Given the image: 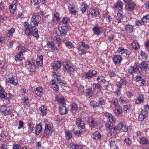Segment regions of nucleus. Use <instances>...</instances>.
Returning a JSON list of instances; mask_svg holds the SVG:
<instances>
[{"instance_id": "obj_1", "label": "nucleus", "mask_w": 149, "mask_h": 149, "mask_svg": "<svg viewBox=\"0 0 149 149\" xmlns=\"http://www.w3.org/2000/svg\"><path fill=\"white\" fill-rule=\"evenodd\" d=\"M97 74V72L94 70H90L86 72L85 74L82 76V78L88 80L92 78L95 77Z\"/></svg>"}, {"instance_id": "obj_2", "label": "nucleus", "mask_w": 149, "mask_h": 149, "mask_svg": "<svg viewBox=\"0 0 149 149\" xmlns=\"http://www.w3.org/2000/svg\"><path fill=\"white\" fill-rule=\"evenodd\" d=\"M40 18L38 15H33L31 19L30 24L32 27H35L38 25L40 19Z\"/></svg>"}, {"instance_id": "obj_3", "label": "nucleus", "mask_w": 149, "mask_h": 149, "mask_svg": "<svg viewBox=\"0 0 149 149\" xmlns=\"http://www.w3.org/2000/svg\"><path fill=\"white\" fill-rule=\"evenodd\" d=\"M25 34L28 36H32L35 37H39L38 30L35 27H32L30 30L26 31Z\"/></svg>"}, {"instance_id": "obj_4", "label": "nucleus", "mask_w": 149, "mask_h": 149, "mask_svg": "<svg viewBox=\"0 0 149 149\" xmlns=\"http://www.w3.org/2000/svg\"><path fill=\"white\" fill-rule=\"evenodd\" d=\"M136 4L135 3L132 2H131L128 3L127 4H125V8L126 10L127 11L133 12L136 10Z\"/></svg>"}, {"instance_id": "obj_5", "label": "nucleus", "mask_w": 149, "mask_h": 149, "mask_svg": "<svg viewBox=\"0 0 149 149\" xmlns=\"http://www.w3.org/2000/svg\"><path fill=\"white\" fill-rule=\"evenodd\" d=\"M100 12L97 9H90L88 12V15L89 19H91L94 16L98 15Z\"/></svg>"}, {"instance_id": "obj_6", "label": "nucleus", "mask_w": 149, "mask_h": 149, "mask_svg": "<svg viewBox=\"0 0 149 149\" xmlns=\"http://www.w3.org/2000/svg\"><path fill=\"white\" fill-rule=\"evenodd\" d=\"M129 73L131 74H132L134 73H140L141 72L137 65L130 67L129 68Z\"/></svg>"}, {"instance_id": "obj_7", "label": "nucleus", "mask_w": 149, "mask_h": 149, "mask_svg": "<svg viewBox=\"0 0 149 149\" xmlns=\"http://www.w3.org/2000/svg\"><path fill=\"white\" fill-rule=\"evenodd\" d=\"M54 130L50 124H46L45 127L44 133L46 135H51Z\"/></svg>"}, {"instance_id": "obj_8", "label": "nucleus", "mask_w": 149, "mask_h": 149, "mask_svg": "<svg viewBox=\"0 0 149 149\" xmlns=\"http://www.w3.org/2000/svg\"><path fill=\"white\" fill-rule=\"evenodd\" d=\"M51 66L53 68L54 71H56L59 74L58 72H57L59 70L61 66V63L60 61H55L54 63L51 64Z\"/></svg>"}, {"instance_id": "obj_9", "label": "nucleus", "mask_w": 149, "mask_h": 149, "mask_svg": "<svg viewBox=\"0 0 149 149\" xmlns=\"http://www.w3.org/2000/svg\"><path fill=\"white\" fill-rule=\"evenodd\" d=\"M9 83L16 86L18 84V80L16 77L13 76L11 78H9L6 81V83Z\"/></svg>"}, {"instance_id": "obj_10", "label": "nucleus", "mask_w": 149, "mask_h": 149, "mask_svg": "<svg viewBox=\"0 0 149 149\" xmlns=\"http://www.w3.org/2000/svg\"><path fill=\"white\" fill-rule=\"evenodd\" d=\"M148 112L146 110H142L141 112L139 114L138 120L139 121H143L148 116Z\"/></svg>"}, {"instance_id": "obj_11", "label": "nucleus", "mask_w": 149, "mask_h": 149, "mask_svg": "<svg viewBox=\"0 0 149 149\" xmlns=\"http://www.w3.org/2000/svg\"><path fill=\"white\" fill-rule=\"evenodd\" d=\"M64 68L66 70L68 71L73 72L74 70V69L72 67V65L70 62H66L64 64Z\"/></svg>"}, {"instance_id": "obj_12", "label": "nucleus", "mask_w": 149, "mask_h": 149, "mask_svg": "<svg viewBox=\"0 0 149 149\" xmlns=\"http://www.w3.org/2000/svg\"><path fill=\"white\" fill-rule=\"evenodd\" d=\"M120 141H111L110 142V145L111 149H118L119 146L121 144Z\"/></svg>"}, {"instance_id": "obj_13", "label": "nucleus", "mask_w": 149, "mask_h": 149, "mask_svg": "<svg viewBox=\"0 0 149 149\" xmlns=\"http://www.w3.org/2000/svg\"><path fill=\"white\" fill-rule=\"evenodd\" d=\"M120 132V130H119V128L118 127V125L113 128L110 130L111 134V136L113 137H115L116 135L118 134H119Z\"/></svg>"}, {"instance_id": "obj_14", "label": "nucleus", "mask_w": 149, "mask_h": 149, "mask_svg": "<svg viewBox=\"0 0 149 149\" xmlns=\"http://www.w3.org/2000/svg\"><path fill=\"white\" fill-rule=\"evenodd\" d=\"M70 22V20L69 18L66 17H64L62 21V24L63 26L61 27V28L63 29L64 27H65L66 28H68L69 26V23Z\"/></svg>"}, {"instance_id": "obj_15", "label": "nucleus", "mask_w": 149, "mask_h": 149, "mask_svg": "<svg viewBox=\"0 0 149 149\" xmlns=\"http://www.w3.org/2000/svg\"><path fill=\"white\" fill-rule=\"evenodd\" d=\"M76 124L77 126L79 129H84L85 127L84 123L81 120V118H77L76 121Z\"/></svg>"}, {"instance_id": "obj_16", "label": "nucleus", "mask_w": 149, "mask_h": 149, "mask_svg": "<svg viewBox=\"0 0 149 149\" xmlns=\"http://www.w3.org/2000/svg\"><path fill=\"white\" fill-rule=\"evenodd\" d=\"M104 17H106L107 21L110 23H112L114 20V17L111 16L110 13L108 12L106 13L105 15H104Z\"/></svg>"}, {"instance_id": "obj_17", "label": "nucleus", "mask_w": 149, "mask_h": 149, "mask_svg": "<svg viewBox=\"0 0 149 149\" xmlns=\"http://www.w3.org/2000/svg\"><path fill=\"white\" fill-rule=\"evenodd\" d=\"M68 109L63 105H61L59 107V112L61 115L66 114L68 113Z\"/></svg>"}, {"instance_id": "obj_18", "label": "nucleus", "mask_w": 149, "mask_h": 149, "mask_svg": "<svg viewBox=\"0 0 149 149\" xmlns=\"http://www.w3.org/2000/svg\"><path fill=\"white\" fill-rule=\"evenodd\" d=\"M122 11H120L118 13L116 18L114 20L117 23H119L121 21V20L123 17V15L122 13Z\"/></svg>"}, {"instance_id": "obj_19", "label": "nucleus", "mask_w": 149, "mask_h": 149, "mask_svg": "<svg viewBox=\"0 0 149 149\" xmlns=\"http://www.w3.org/2000/svg\"><path fill=\"white\" fill-rule=\"evenodd\" d=\"M85 93L86 98H90L93 95V93L92 91V88H89L86 90Z\"/></svg>"}, {"instance_id": "obj_20", "label": "nucleus", "mask_w": 149, "mask_h": 149, "mask_svg": "<svg viewBox=\"0 0 149 149\" xmlns=\"http://www.w3.org/2000/svg\"><path fill=\"white\" fill-rule=\"evenodd\" d=\"M113 60L115 64H119L122 61V57L120 55H116L113 58Z\"/></svg>"}, {"instance_id": "obj_21", "label": "nucleus", "mask_w": 149, "mask_h": 149, "mask_svg": "<svg viewBox=\"0 0 149 149\" xmlns=\"http://www.w3.org/2000/svg\"><path fill=\"white\" fill-rule=\"evenodd\" d=\"M52 75L54 77L56 78L58 83L61 84V85H63V84H65L66 83V82L61 80L60 78H59V76L56 73V72H54Z\"/></svg>"}, {"instance_id": "obj_22", "label": "nucleus", "mask_w": 149, "mask_h": 149, "mask_svg": "<svg viewBox=\"0 0 149 149\" xmlns=\"http://www.w3.org/2000/svg\"><path fill=\"white\" fill-rule=\"evenodd\" d=\"M149 66L148 61L146 62L143 61L141 63L140 68L142 70H146L147 69H148Z\"/></svg>"}, {"instance_id": "obj_23", "label": "nucleus", "mask_w": 149, "mask_h": 149, "mask_svg": "<svg viewBox=\"0 0 149 149\" xmlns=\"http://www.w3.org/2000/svg\"><path fill=\"white\" fill-rule=\"evenodd\" d=\"M123 4L122 2L118 1L114 5V8H116L119 10H121L123 8Z\"/></svg>"}, {"instance_id": "obj_24", "label": "nucleus", "mask_w": 149, "mask_h": 149, "mask_svg": "<svg viewBox=\"0 0 149 149\" xmlns=\"http://www.w3.org/2000/svg\"><path fill=\"white\" fill-rule=\"evenodd\" d=\"M102 27L100 26H95L93 29V30L95 34L98 35L101 32Z\"/></svg>"}, {"instance_id": "obj_25", "label": "nucleus", "mask_w": 149, "mask_h": 149, "mask_svg": "<svg viewBox=\"0 0 149 149\" xmlns=\"http://www.w3.org/2000/svg\"><path fill=\"white\" fill-rule=\"evenodd\" d=\"M60 19L59 14L56 12H55L53 16V22L55 23L58 22Z\"/></svg>"}, {"instance_id": "obj_26", "label": "nucleus", "mask_w": 149, "mask_h": 149, "mask_svg": "<svg viewBox=\"0 0 149 149\" xmlns=\"http://www.w3.org/2000/svg\"><path fill=\"white\" fill-rule=\"evenodd\" d=\"M43 89L42 88L39 87L36 88L35 91L36 94L37 95L41 97L43 94Z\"/></svg>"}, {"instance_id": "obj_27", "label": "nucleus", "mask_w": 149, "mask_h": 149, "mask_svg": "<svg viewBox=\"0 0 149 149\" xmlns=\"http://www.w3.org/2000/svg\"><path fill=\"white\" fill-rule=\"evenodd\" d=\"M140 143L142 145H145L148 144L149 148V140L145 137H143L140 139Z\"/></svg>"}, {"instance_id": "obj_28", "label": "nucleus", "mask_w": 149, "mask_h": 149, "mask_svg": "<svg viewBox=\"0 0 149 149\" xmlns=\"http://www.w3.org/2000/svg\"><path fill=\"white\" fill-rule=\"evenodd\" d=\"M125 31L129 33L132 32L134 30L133 27L129 24L125 25Z\"/></svg>"}, {"instance_id": "obj_29", "label": "nucleus", "mask_w": 149, "mask_h": 149, "mask_svg": "<svg viewBox=\"0 0 149 149\" xmlns=\"http://www.w3.org/2000/svg\"><path fill=\"white\" fill-rule=\"evenodd\" d=\"M99 104H100L101 105H105L106 103V99L105 98L103 97H99L97 101Z\"/></svg>"}, {"instance_id": "obj_30", "label": "nucleus", "mask_w": 149, "mask_h": 149, "mask_svg": "<svg viewBox=\"0 0 149 149\" xmlns=\"http://www.w3.org/2000/svg\"><path fill=\"white\" fill-rule=\"evenodd\" d=\"M101 135L98 131L95 132L93 135V138L94 139H101Z\"/></svg>"}, {"instance_id": "obj_31", "label": "nucleus", "mask_w": 149, "mask_h": 149, "mask_svg": "<svg viewBox=\"0 0 149 149\" xmlns=\"http://www.w3.org/2000/svg\"><path fill=\"white\" fill-rule=\"evenodd\" d=\"M23 25L25 29V34L26 33V31H29V30H30L31 28L32 27V26H31L30 23V24L26 22H24V23Z\"/></svg>"}, {"instance_id": "obj_32", "label": "nucleus", "mask_w": 149, "mask_h": 149, "mask_svg": "<svg viewBox=\"0 0 149 149\" xmlns=\"http://www.w3.org/2000/svg\"><path fill=\"white\" fill-rule=\"evenodd\" d=\"M118 126L120 131L121 129H122V130L125 132H126L127 131V127L124 124H123V123L118 124Z\"/></svg>"}, {"instance_id": "obj_33", "label": "nucleus", "mask_w": 149, "mask_h": 149, "mask_svg": "<svg viewBox=\"0 0 149 149\" xmlns=\"http://www.w3.org/2000/svg\"><path fill=\"white\" fill-rule=\"evenodd\" d=\"M35 134L36 136L38 135L42 130V127L41 125H37L36 127Z\"/></svg>"}, {"instance_id": "obj_34", "label": "nucleus", "mask_w": 149, "mask_h": 149, "mask_svg": "<svg viewBox=\"0 0 149 149\" xmlns=\"http://www.w3.org/2000/svg\"><path fill=\"white\" fill-rule=\"evenodd\" d=\"M63 42L65 44V46L69 49L73 47V45L72 43L68 40H63Z\"/></svg>"}, {"instance_id": "obj_35", "label": "nucleus", "mask_w": 149, "mask_h": 149, "mask_svg": "<svg viewBox=\"0 0 149 149\" xmlns=\"http://www.w3.org/2000/svg\"><path fill=\"white\" fill-rule=\"evenodd\" d=\"M144 97L142 95H139L137 99L135 100V103L139 104L143 102L144 100Z\"/></svg>"}, {"instance_id": "obj_36", "label": "nucleus", "mask_w": 149, "mask_h": 149, "mask_svg": "<svg viewBox=\"0 0 149 149\" xmlns=\"http://www.w3.org/2000/svg\"><path fill=\"white\" fill-rule=\"evenodd\" d=\"M88 123L90 126L93 125V126H94L95 125L94 124L95 123L96 124V122L95 121L94 119L91 117H89Z\"/></svg>"}, {"instance_id": "obj_37", "label": "nucleus", "mask_w": 149, "mask_h": 149, "mask_svg": "<svg viewBox=\"0 0 149 149\" xmlns=\"http://www.w3.org/2000/svg\"><path fill=\"white\" fill-rule=\"evenodd\" d=\"M9 10L11 13L13 14L16 9V5L15 4H12L9 6Z\"/></svg>"}, {"instance_id": "obj_38", "label": "nucleus", "mask_w": 149, "mask_h": 149, "mask_svg": "<svg viewBox=\"0 0 149 149\" xmlns=\"http://www.w3.org/2000/svg\"><path fill=\"white\" fill-rule=\"evenodd\" d=\"M34 125L31 123H29L28 124V127L29 129V133L30 134L33 132L34 130Z\"/></svg>"}, {"instance_id": "obj_39", "label": "nucleus", "mask_w": 149, "mask_h": 149, "mask_svg": "<svg viewBox=\"0 0 149 149\" xmlns=\"http://www.w3.org/2000/svg\"><path fill=\"white\" fill-rule=\"evenodd\" d=\"M39 109L41 111L42 115L44 116L45 115L47 114V109L46 106L44 105L41 106L39 108Z\"/></svg>"}, {"instance_id": "obj_40", "label": "nucleus", "mask_w": 149, "mask_h": 149, "mask_svg": "<svg viewBox=\"0 0 149 149\" xmlns=\"http://www.w3.org/2000/svg\"><path fill=\"white\" fill-rule=\"evenodd\" d=\"M77 109V106L74 103L72 105V108L70 109V111L73 114H74Z\"/></svg>"}, {"instance_id": "obj_41", "label": "nucleus", "mask_w": 149, "mask_h": 149, "mask_svg": "<svg viewBox=\"0 0 149 149\" xmlns=\"http://www.w3.org/2000/svg\"><path fill=\"white\" fill-rule=\"evenodd\" d=\"M15 28H11L7 34V36L8 37H10L12 36L13 33L15 32Z\"/></svg>"}, {"instance_id": "obj_42", "label": "nucleus", "mask_w": 149, "mask_h": 149, "mask_svg": "<svg viewBox=\"0 0 149 149\" xmlns=\"http://www.w3.org/2000/svg\"><path fill=\"white\" fill-rule=\"evenodd\" d=\"M23 58V54L19 53L15 56V60L16 61H21Z\"/></svg>"}, {"instance_id": "obj_43", "label": "nucleus", "mask_w": 149, "mask_h": 149, "mask_svg": "<svg viewBox=\"0 0 149 149\" xmlns=\"http://www.w3.org/2000/svg\"><path fill=\"white\" fill-rule=\"evenodd\" d=\"M90 104L93 107V109L96 107H99L100 105L98 103L94 100H92L90 102Z\"/></svg>"}, {"instance_id": "obj_44", "label": "nucleus", "mask_w": 149, "mask_h": 149, "mask_svg": "<svg viewBox=\"0 0 149 149\" xmlns=\"http://www.w3.org/2000/svg\"><path fill=\"white\" fill-rule=\"evenodd\" d=\"M66 138L67 139H70L72 137V133L69 130H67L65 131Z\"/></svg>"}, {"instance_id": "obj_45", "label": "nucleus", "mask_w": 149, "mask_h": 149, "mask_svg": "<svg viewBox=\"0 0 149 149\" xmlns=\"http://www.w3.org/2000/svg\"><path fill=\"white\" fill-rule=\"evenodd\" d=\"M88 6L85 3H83L82 5V8L81 10L83 13H85L87 9Z\"/></svg>"}, {"instance_id": "obj_46", "label": "nucleus", "mask_w": 149, "mask_h": 149, "mask_svg": "<svg viewBox=\"0 0 149 149\" xmlns=\"http://www.w3.org/2000/svg\"><path fill=\"white\" fill-rule=\"evenodd\" d=\"M69 11L70 13L74 15H75L77 12L76 10L73 6L69 7Z\"/></svg>"}, {"instance_id": "obj_47", "label": "nucleus", "mask_w": 149, "mask_h": 149, "mask_svg": "<svg viewBox=\"0 0 149 149\" xmlns=\"http://www.w3.org/2000/svg\"><path fill=\"white\" fill-rule=\"evenodd\" d=\"M141 20L144 23L149 22V15H147L144 16L141 19Z\"/></svg>"}, {"instance_id": "obj_48", "label": "nucleus", "mask_w": 149, "mask_h": 149, "mask_svg": "<svg viewBox=\"0 0 149 149\" xmlns=\"http://www.w3.org/2000/svg\"><path fill=\"white\" fill-rule=\"evenodd\" d=\"M132 47L136 50L139 47V44L136 42H135L134 41H133L132 43Z\"/></svg>"}, {"instance_id": "obj_49", "label": "nucleus", "mask_w": 149, "mask_h": 149, "mask_svg": "<svg viewBox=\"0 0 149 149\" xmlns=\"http://www.w3.org/2000/svg\"><path fill=\"white\" fill-rule=\"evenodd\" d=\"M22 101H23V103H24V104L27 105L28 103L29 102V100L28 97L26 96H24L22 99Z\"/></svg>"}, {"instance_id": "obj_50", "label": "nucleus", "mask_w": 149, "mask_h": 149, "mask_svg": "<svg viewBox=\"0 0 149 149\" xmlns=\"http://www.w3.org/2000/svg\"><path fill=\"white\" fill-rule=\"evenodd\" d=\"M125 141L127 146H131L132 143V141L129 138H126L125 140Z\"/></svg>"}, {"instance_id": "obj_51", "label": "nucleus", "mask_w": 149, "mask_h": 149, "mask_svg": "<svg viewBox=\"0 0 149 149\" xmlns=\"http://www.w3.org/2000/svg\"><path fill=\"white\" fill-rule=\"evenodd\" d=\"M135 23L136 25L138 26H141L144 24L143 22L141 20H139L137 19L135 22Z\"/></svg>"}, {"instance_id": "obj_52", "label": "nucleus", "mask_w": 149, "mask_h": 149, "mask_svg": "<svg viewBox=\"0 0 149 149\" xmlns=\"http://www.w3.org/2000/svg\"><path fill=\"white\" fill-rule=\"evenodd\" d=\"M7 95V93L3 90L0 91V97L2 98H4Z\"/></svg>"}, {"instance_id": "obj_53", "label": "nucleus", "mask_w": 149, "mask_h": 149, "mask_svg": "<svg viewBox=\"0 0 149 149\" xmlns=\"http://www.w3.org/2000/svg\"><path fill=\"white\" fill-rule=\"evenodd\" d=\"M108 85V83L107 81H106V80H103V81H102V83L101 85L104 87V89H106L107 88Z\"/></svg>"}, {"instance_id": "obj_54", "label": "nucleus", "mask_w": 149, "mask_h": 149, "mask_svg": "<svg viewBox=\"0 0 149 149\" xmlns=\"http://www.w3.org/2000/svg\"><path fill=\"white\" fill-rule=\"evenodd\" d=\"M117 52L119 53L120 54H123L125 52V50L122 47H119L117 51Z\"/></svg>"}, {"instance_id": "obj_55", "label": "nucleus", "mask_w": 149, "mask_h": 149, "mask_svg": "<svg viewBox=\"0 0 149 149\" xmlns=\"http://www.w3.org/2000/svg\"><path fill=\"white\" fill-rule=\"evenodd\" d=\"M81 45L84 48L86 49H88L90 48V46L88 44H85V43L83 42V41H82L81 42Z\"/></svg>"}, {"instance_id": "obj_56", "label": "nucleus", "mask_w": 149, "mask_h": 149, "mask_svg": "<svg viewBox=\"0 0 149 149\" xmlns=\"http://www.w3.org/2000/svg\"><path fill=\"white\" fill-rule=\"evenodd\" d=\"M51 87L54 91H57L59 90L58 86L56 84H53L52 86H51Z\"/></svg>"}, {"instance_id": "obj_57", "label": "nucleus", "mask_w": 149, "mask_h": 149, "mask_svg": "<svg viewBox=\"0 0 149 149\" xmlns=\"http://www.w3.org/2000/svg\"><path fill=\"white\" fill-rule=\"evenodd\" d=\"M105 125L108 130H111L113 127L112 126L111 124L108 123H106Z\"/></svg>"}, {"instance_id": "obj_58", "label": "nucleus", "mask_w": 149, "mask_h": 149, "mask_svg": "<svg viewBox=\"0 0 149 149\" xmlns=\"http://www.w3.org/2000/svg\"><path fill=\"white\" fill-rule=\"evenodd\" d=\"M13 149H20L21 146L18 144H14L13 145Z\"/></svg>"}, {"instance_id": "obj_59", "label": "nucleus", "mask_w": 149, "mask_h": 149, "mask_svg": "<svg viewBox=\"0 0 149 149\" xmlns=\"http://www.w3.org/2000/svg\"><path fill=\"white\" fill-rule=\"evenodd\" d=\"M111 103L114 105L115 108H116L118 106L117 104L118 103V100L116 99H113L111 101Z\"/></svg>"}, {"instance_id": "obj_60", "label": "nucleus", "mask_w": 149, "mask_h": 149, "mask_svg": "<svg viewBox=\"0 0 149 149\" xmlns=\"http://www.w3.org/2000/svg\"><path fill=\"white\" fill-rule=\"evenodd\" d=\"M119 82L122 84V85H125L127 83V81L125 79H121Z\"/></svg>"}, {"instance_id": "obj_61", "label": "nucleus", "mask_w": 149, "mask_h": 149, "mask_svg": "<svg viewBox=\"0 0 149 149\" xmlns=\"http://www.w3.org/2000/svg\"><path fill=\"white\" fill-rule=\"evenodd\" d=\"M141 55L143 58L146 59L148 57L147 54L146 53L143 51H142L141 53Z\"/></svg>"}, {"instance_id": "obj_62", "label": "nucleus", "mask_w": 149, "mask_h": 149, "mask_svg": "<svg viewBox=\"0 0 149 149\" xmlns=\"http://www.w3.org/2000/svg\"><path fill=\"white\" fill-rule=\"evenodd\" d=\"M109 76L111 77H114L115 76V72L113 71L112 70H110L109 72Z\"/></svg>"}, {"instance_id": "obj_63", "label": "nucleus", "mask_w": 149, "mask_h": 149, "mask_svg": "<svg viewBox=\"0 0 149 149\" xmlns=\"http://www.w3.org/2000/svg\"><path fill=\"white\" fill-rule=\"evenodd\" d=\"M111 117V118H110L109 119V120L111 124H113V123H114L116 121V118L112 115ZM112 125H113V124H112Z\"/></svg>"}, {"instance_id": "obj_64", "label": "nucleus", "mask_w": 149, "mask_h": 149, "mask_svg": "<svg viewBox=\"0 0 149 149\" xmlns=\"http://www.w3.org/2000/svg\"><path fill=\"white\" fill-rule=\"evenodd\" d=\"M7 109L6 107L3 105L0 107V111L1 113L4 112Z\"/></svg>"}]
</instances>
